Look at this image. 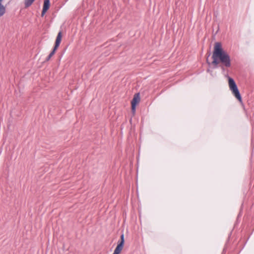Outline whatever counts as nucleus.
I'll use <instances>...</instances> for the list:
<instances>
[{
  "label": "nucleus",
  "mask_w": 254,
  "mask_h": 254,
  "mask_svg": "<svg viewBox=\"0 0 254 254\" xmlns=\"http://www.w3.org/2000/svg\"><path fill=\"white\" fill-rule=\"evenodd\" d=\"M212 58L213 61L211 64L214 65V67H217L218 64L220 63V67L223 71H225V68L231 66L230 57L223 49L221 44L219 42L215 44Z\"/></svg>",
  "instance_id": "nucleus-1"
},
{
  "label": "nucleus",
  "mask_w": 254,
  "mask_h": 254,
  "mask_svg": "<svg viewBox=\"0 0 254 254\" xmlns=\"http://www.w3.org/2000/svg\"><path fill=\"white\" fill-rule=\"evenodd\" d=\"M229 85L230 90L232 91V93L235 96V97L239 101H242V97L238 87L234 80L231 77H229Z\"/></svg>",
  "instance_id": "nucleus-2"
},
{
  "label": "nucleus",
  "mask_w": 254,
  "mask_h": 254,
  "mask_svg": "<svg viewBox=\"0 0 254 254\" xmlns=\"http://www.w3.org/2000/svg\"><path fill=\"white\" fill-rule=\"evenodd\" d=\"M62 32H59L58 34V35L56 38L55 44L54 48L53 50V51L50 53V54L49 55V56L46 58V61H48L50 60L51 57L55 54L56 51L59 47V45L61 43V40H62Z\"/></svg>",
  "instance_id": "nucleus-3"
},
{
  "label": "nucleus",
  "mask_w": 254,
  "mask_h": 254,
  "mask_svg": "<svg viewBox=\"0 0 254 254\" xmlns=\"http://www.w3.org/2000/svg\"><path fill=\"white\" fill-rule=\"evenodd\" d=\"M50 6V0H44V5L43 7V9L41 13L42 16H43L47 11L49 9Z\"/></svg>",
  "instance_id": "nucleus-4"
},
{
  "label": "nucleus",
  "mask_w": 254,
  "mask_h": 254,
  "mask_svg": "<svg viewBox=\"0 0 254 254\" xmlns=\"http://www.w3.org/2000/svg\"><path fill=\"white\" fill-rule=\"evenodd\" d=\"M140 101L139 93L135 94L134 96L133 99L131 101V104L137 105Z\"/></svg>",
  "instance_id": "nucleus-5"
},
{
  "label": "nucleus",
  "mask_w": 254,
  "mask_h": 254,
  "mask_svg": "<svg viewBox=\"0 0 254 254\" xmlns=\"http://www.w3.org/2000/svg\"><path fill=\"white\" fill-rule=\"evenodd\" d=\"M123 247H124L122 245L118 244L113 254H120L123 250Z\"/></svg>",
  "instance_id": "nucleus-6"
},
{
  "label": "nucleus",
  "mask_w": 254,
  "mask_h": 254,
  "mask_svg": "<svg viewBox=\"0 0 254 254\" xmlns=\"http://www.w3.org/2000/svg\"><path fill=\"white\" fill-rule=\"evenodd\" d=\"M2 0H0V17L2 16L5 12V8L4 6L1 4Z\"/></svg>",
  "instance_id": "nucleus-7"
},
{
  "label": "nucleus",
  "mask_w": 254,
  "mask_h": 254,
  "mask_svg": "<svg viewBox=\"0 0 254 254\" xmlns=\"http://www.w3.org/2000/svg\"><path fill=\"white\" fill-rule=\"evenodd\" d=\"M35 0H25V6L28 7L30 6Z\"/></svg>",
  "instance_id": "nucleus-8"
},
{
  "label": "nucleus",
  "mask_w": 254,
  "mask_h": 254,
  "mask_svg": "<svg viewBox=\"0 0 254 254\" xmlns=\"http://www.w3.org/2000/svg\"><path fill=\"white\" fill-rule=\"evenodd\" d=\"M125 244V238H124V234H122L121 236V240L120 242L118 244L120 245H122L124 247Z\"/></svg>",
  "instance_id": "nucleus-9"
},
{
  "label": "nucleus",
  "mask_w": 254,
  "mask_h": 254,
  "mask_svg": "<svg viewBox=\"0 0 254 254\" xmlns=\"http://www.w3.org/2000/svg\"><path fill=\"white\" fill-rule=\"evenodd\" d=\"M136 106V105H134V106H133V104H131V109L133 112L135 111Z\"/></svg>",
  "instance_id": "nucleus-10"
},
{
  "label": "nucleus",
  "mask_w": 254,
  "mask_h": 254,
  "mask_svg": "<svg viewBox=\"0 0 254 254\" xmlns=\"http://www.w3.org/2000/svg\"><path fill=\"white\" fill-rule=\"evenodd\" d=\"M138 179V175H136V180H137Z\"/></svg>",
  "instance_id": "nucleus-11"
}]
</instances>
